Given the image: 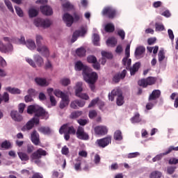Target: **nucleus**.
<instances>
[{"label": "nucleus", "instance_id": "nucleus-40", "mask_svg": "<svg viewBox=\"0 0 178 178\" xmlns=\"http://www.w3.org/2000/svg\"><path fill=\"white\" fill-rule=\"evenodd\" d=\"M2 101H4V102H9V94L6 92H5L2 97L0 95V104L2 103Z\"/></svg>", "mask_w": 178, "mask_h": 178}, {"label": "nucleus", "instance_id": "nucleus-10", "mask_svg": "<svg viewBox=\"0 0 178 178\" xmlns=\"http://www.w3.org/2000/svg\"><path fill=\"white\" fill-rule=\"evenodd\" d=\"M49 117V115H48L47 111H45L42 107L38 106L34 118H38V119H40H40L47 120Z\"/></svg>", "mask_w": 178, "mask_h": 178}, {"label": "nucleus", "instance_id": "nucleus-34", "mask_svg": "<svg viewBox=\"0 0 178 178\" xmlns=\"http://www.w3.org/2000/svg\"><path fill=\"white\" fill-rule=\"evenodd\" d=\"M6 90V91H8V92H10V94H20V92H22L20 89L17 88L7 87Z\"/></svg>", "mask_w": 178, "mask_h": 178}, {"label": "nucleus", "instance_id": "nucleus-16", "mask_svg": "<svg viewBox=\"0 0 178 178\" xmlns=\"http://www.w3.org/2000/svg\"><path fill=\"white\" fill-rule=\"evenodd\" d=\"M111 139L109 137L104 138L102 139H98L97 140V144L98 147H100V148H105V147H107V145H109V143H111Z\"/></svg>", "mask_w": 178, "mask_h": 178}, {"label": "nucleus", "instance_id": "nucleus-44", "mask_svg": "<svg viewBox=\"0 0 178 178\" xmlns=\"http://www.w3.org/2000/svg\"><path fill=\"white\" fill-rule=\"evenodd\" d=\"M75 32H78V35L80 37H84L86 34H87V29L84 28V26L81 27V30L75 31Z\"/></svg>", "mask_w": 178, "mask_h": 178}, {"label": "nucleus", "instance_id": "nucleus-36", "mask_svg": "<svg viewBox=\"0 0 178 178\" xmlns=\"http://www.w3.org/2000/svg\"><path fill=\"white\" fill-rule=\"evenodd\" d=\"M92 42L96 47H99V35L94 33L92 35Z\"/></svg>", "mask_w": 178, "mask_h": 178}, {"label": "nucleus", "instance_id": "nucleus-38", "mask_svg": "<svg viewBox=\"0 0 178 178\" xmlns=\"http://www.w3.org/2000/svg\"><path fill=\"white\" fill-rule=\"evenodd\" d=\"M83 115V111H74L71 113L70 115V118L71 119H77V118H79V116H81Z\"/></svg>", "mask_w": 178, "mask_h": 178}, {"label": "nucleus", "instance_id": "nucleus-53", "mask_svg": "<svg viewBox=\"0 0 178 178\" xmlns=\"http://www.w3.org/2000/svg\"><path fill=\"white\" fill-rule=\"evenodd\" d=\"M76 97L81 99H85L86 101H88V99H90V96L86 93H79V95H76Z\"/></svg>", "mask_w": 178, "mask_h": 178}, {"label": "nucleus", "instance_id": "nucleus-17", "mask_svg": "<svg viewBox=\"0 0 178 178\" xmlns=\"http://www.w3.org/2000/svg\"><path fill=\"white\" fill-rule=\"evenodd\" d=\"M126 74H127V71L126 70H122V72L114 75L113 81H114V83H119L120 80H123L124 77H126Z\"/></svg>", "mask_w": 178, "mask_h": 178}, {"label": "nucleus", "instance_id": "nucleus-31", "mask_svg": "<svg viewBox=\"0 0 178 178\" xmlns=\"http://www.w3.org/2000/svg\"><path fill=\"white\" fill-rule=\"evenodd\" d=\"M83 92V82H78L76 85L75 95H79Z\"/></svg>", "mask_w": 178, "mask_h": 178}, {"label": "nucleus", "instance_id": "nucleus-22", "mask_svg": "<svg viewBox=\"0 0 178 178\" xmlns=\"http://www.w3.org/2000/svg\"><path fill=\"white\" fill-rule=\"evenodd\" d=\"M10 116L15 122H22L23 120V116H22L17 111H12Z\"/></svg>", "mask_w": 178, "mask_h": 178}, {"label": "nucleus", "instance_id": "nucleus-59", "mask_svg": "<svg viewBox=\"0 0 178 178\" xmlns=\"http://www.w3.org/2000/svg\"><path fill=\"white\" fill-rule=\"evenodd\" d=\"M176 170V166H169L167 168V173L168 175H173Z\"/></svg>", "mask_w": 178, "mask_h": 178}, {"label": "nucleus", "instance_id": "nucleus-48", "mask_svg": "<svg viewBox=\"0 0 178 178\" xmlns=\"http://www.w3.org/2000/svg\"><path fill=\"white\" fill-rule=\"evenodd\" d=\"M172 151H178V146H170L168 149L163 153V155H168V154H170Z\"/></svg>", "mask_w": 178, "mask_h": 178}, {"label": "nucleus", "instance_id": "nucleus-43", "mask_svg": "<svg viewBox=\"0 0 178 178\" xmlns=\"http://www.w3.org/2000/svg\"><path fill=\"white\" fill-rule=\"evenodd\" d=\"M162 177V172L159 171H154L149 175V178H161Z\"/></svg>", "mask_w": 178, "mask_h": 178}, {"label": "nucleus", "instance_id": "nucleus-7", "mask_svg": "<svg viewBox=\"0 0 178 178\" xmlns=\"http://www.w3.org/2000/svg\"><path fill=\"white\" fill-rule=\"evenodd\" d=\"M76 136L79 140H83L84 141L90 140V135H88V134L86 132V131L84 130V127H78Z\"/></svg>", "mask_w": 178, "mask_h": 178}, {"label": "nucleus", "instance_id": "nucleus-21", "mask_svg": "<svg viewBox=\"0 0 178 178\" xmlns=\"http://www.w3.org/2000/svg\"><path fill=\"white\" fill-rule=\"evenodd\" d=\"M35 82L40 87H47V86H49V82L47 81V79L44 78L36 77L35 78Z\"/></svg>", "mask_w": 178, "mask_h": 178}, {"label": "nucleus", "instance_id": "nucleus-64", "mask_svg": "<svg viewBox=\"0 0 178 178\" xmlns=\"http://www.w3.org/2000/svg\"><path fill=\"white\" fill-rule=\"evenodd\" d=\"M60 83L63 86H69V84H70V79L67 78L63 79H61Z\"/></svg>", "mask_w": 178, "mask_h": 178}, {"label": "nucleus", "instance_id": "nucleus-41", "mask_svg": "<svg viewBox=\"0 0 178 178\" xmlns=\"http://www.w3.org/2000/svg\"><path fill=\"white\" fill-rule=\"evenodd\" d=\"M116 104L118 106H122V105L124 104V97H123V95L117 97Z\"/></svg>", "mask_w": 178, "mask_h": 178}, {"label": "nucleus", "instance_id": "nucleus-1", "mask_svg": "<svg viewBox=\"0 0 178 178\" xmlns=\"http://www.w3.org/2000/svg\"><path fill=\"white\" fill-rule=\"evenodd\" d=\"M82 76L84 81L88 84L91 91H95V83L98 80V74L94 72H91L89 68Z\"/></svg>", "mask_w": 178, "mask_h": 178}, {"label": "nucleus", "instance_id": "nucleus-28", "mask_svg": "<svg viewBox=\"0 0 178 178\" xmlns=\"http://www.w3.org/2000/svg\"><path fill=\"white\" fill-rule=\"evenodd\" d=\"M18 156L21 159V161L24 162H27V161L30 160V156H29V154L23 152H18Z\"/></svg>", "mask_w": 178, "mask_h": 178}, {"label": "nucleus", "instance_id": "nucleus-4", "mask_svg": "<svg viewBox=\"0 0 178 178\" xmlns=\"http://www.w3.org/2000/svg\"><path fill=\"white\" fill-rule=\"evenodd\" d=\"M156 83V77L149 76L146 79H141L138 81V85L143 88H147L148 86H154Z\"/></svg>", "mask_w": 178, "mask_h": 178}, {"label": "nucleus", "instance_id": "nucleus-24", "mask_svg": "<svg viewBox=\"0 0 178 178\" xmlns=\"http://www.w3.org/2000/svg\"><path fill=\"white\" fill-rule=\"evenodd\" d=\"M12 44L8 43V47H6V45L3 44V43L0 41V51L3 52L4 54H6V52H9V51H10V49H12Z\"/></svg>", "mask_w": 178, "mask_h": 178}, {"label": "nucleus", "instance_id": "nucleus-37", "mask_svg": "<svg viewBox=\"0 0 178 178\" xmlns=\"http://www.w3.org/2000/svg\"><path fill=\"white\" fill-rule=\"evenodd\" d=\"M131 123H140L141 119L140 118V113H136L134 117L131 118Z\"/></svg>", "mask_w": 178, "mask_h": 178}, {"label": "nucleus", "instance_id": "nucleus-57", "mask_svg": "<svg viewBox=\"0 0 178 178\" xmlns=\"http://www.w3.org/2000/svg\"><path fill=\"white\" fill-rule=\"evenodd\" d=\"M88 63H95L97 62V57L95 56H89L87 58Z\"/></svg>", "mask_w": 178, "mask_h": 178}, {"label": "nucleus", "instance_id": "nucleus-61", "mask_svg": "<svg viewBox=\"0 0 178 178\" xmlns=\"http://www.w3.org/2000/svg\"><path fill=\"white\" fill-rule=\"evenodd\" d=\"M106 33H112V23L106 24L104 26Z\"/></svg>", "mask_w": 178, "mask_h": 178}, {"label": "nucleus", "instance_id": "nucleus-6", "mask_svg": "<svg viewBox=\"0 0 178 178\" xmlns=\"http://www.w3.org/2000/svg\"><path fill=\"white\" fill-rule=\"evenodd\" d=\"M17 40V44H21L22 45H26L29 49L33 50L35 49V42L31 39H29L26 42L24 36H21L19 39Z\"/></svg>", "mask_w": 178, "mask_h": 178}, {"label": "nucleus", "instance_id": "nucleus-63", "mask_svg": "<svg viewBox=\"0 0 178 178\" xmlns=\"http://www.w3.org/2000/svg\"><path fill=\"white\" fill-rule=\"evenodd\" d=\"M69 147H67V146L65 145L64 147H62L61 154L63 155H69Z\"/></svg>", "mask_w": 178, "mask_h": 178}, {"label": "nucleus", "instance_id": "nucleus-23", "mask_svg": "<svg viewBox=\"0 0 178 178\" xmlns=\"http://www.w3.org/2000/svg\"><path fill=\"white\" fill-rule=\"evenodd\" d=\"M140 66L141 63L138 62L134 64L132 68L129 66V68L127 69V70H130L131 76H134V74L138 72V69H140Z\"/></svg>", "mask_w": 178, "mask_h": 178}, {"label": "nucleus", "instance_id": "nucleus-45", "mask_svg": "<svg viewBox=\"0 0 178 178\" xmlns=\"http://www.w3.org/2000/svg\"><path fill=\"white\" fill-rule=\"evenodd\" d=\"M29 17H35V16L38 15V10L34 8H31L29 10Z\"/></svg>", "mask_w": 178, "mask_h": 178}, {"label": "nucleus", "instance_id": "nucleus-13", "mask_svg": "<svg viewBox=\"0 0 178 178\" xmlns=\"http://www.w3.org/2000/svg\"><path fill=\"white\" fill-rule=\"evenodd\" d=\"M63 20L65 22L67 27H72L73 23H74V18L73 15L66 13L63 15Z\"/></svg>", "mask_w": 178, "mask_h": 178}, {"label": "nucleus", "instance_id": "nucleus-52", "mask_svg": "<svg viewBox=\"0 0 178 178\" xmlns=\"http://www.w3.org/2000/svg\"><path fill=\"white\" fill-rule=\"evenodd\" d=\"M12 145L10 144V142L8 140H5L1 143V148H4L5 149H9Z\"/></svg>", "mask_w": 178, "mask_h": 178}, {"label": "nucleus", "instance_id": "nucleus-8", "mask_svg": "<svg viewBox=\"0 0 178 178\" xmlns=\"http://www.w3.org/2000/svg\"><path fill=\"white\" fill-rule=\"evenodd\" d=\"M34 124H40V118L33 117L31 120L28 121L26 124L22 128V131L31 130L34 127Z\"/></svg>", "mask_w": 178, "mask_h": 178}, {"label": "nucleus", "instance_id": "nucleus-55", "mask_svg": "<svg viewBox=\"0 0 178 178\" xmlns=\"http://www.w3.org/2000/svg\"><path fill=\"white\" fill-rule=\"evenodd\" d=\"M117 34L120 37L121 40H124V37H126V33L123 29H119L117 31Z\"/></svg>", "mask_w": 178, "mask_h": 178}, {"label": "nucleus", "instance_id": "nucleus-14", "mask_svg": "<svg viewBox=\"0 0 178 178\" xmlns=\"http://www.w3.org/2000/svg\"><path fill=\"white\" fill-rule=\"evenodd\" d=\"M98 105L99 109L102 111L104 109V106H105V102L99 99V97H97L95 99H93L91 102L89 104L88 108H92V106H95V105Z\"/></svg>", "mask_w": 178, "mask_h": 178}, {"label": "nucleus", "instance_id": "nucleus-50", "mask_svg": "<svg viewBox=\"0 0 178 178\" xmlns=\"http://www.w3.org/2000/svg\"><path fill=\"white\" fill-rule=\"evenodd\" d=\"M54 95H56V97H61V99L67 96V94H65V92H63L60 90H55L54 91Z\"/></svg>", "mask_w": 178, "mask_h": 178}, {"label": "nucleus", "instance_id": "nucleus-12", "mask_svg": "<svg viewBox=\"0 0 178 178\" xmlns=\"http://www.w3.org/2000/svg\"><path fill=\"white\" fill-rule=\"evenodd\" d=\"M74 69L76 72H81L82 70V74H84L90 69V67L83 64V62L79 60L76 62Z\"/></svg>", "mask_w": 178, "mask_h": 178}, {"label": "nucleus", "instance_id": "nucleus-60", "mask_svg": "<svg viewBox=\"0 0 178 178\" xmlns=\"http://www.w3.org/2000/svg\"><path fill=\"white\" fill-rule=\"evenodd\" d=\"M98 115V113H97V111L92 110L89 111V118L90 119H94V118H97V115Z\"/></svg>", "mask_w": 178, "mask_h": 178}, {"label": "nucleus", "instance_id": "nucleus-29", "mask_svg": "<svg viewBox=\"0 0 178 178\" xmlns=\"http://www.w3.org/2000/svg\"><path fill=\"white\" fill-rule=\"evenodd\" d=\"M86 52H87V51L83 47H79L76 50V54L77 55V56H79V58H83V56H86Z\"/></svg>", "mask_w": 178, "mask_h": 178}, {"label": "nucleus", "instance_id": "nucleus-11", "mask_svg": "<svg viewBox=\"0 0 178 178\" xmlns=\"http://www.w3.org/2000/svg\"><path fill=\"white\" fill-rule=\"evenodd\" d=\"M96 136H106L108 134V127L104 125L96 126L94 129Z\"/></svg>", "mask_w": 178, "mask_h": 178}, {"label": "nucleus", "instance_id": "nucleus-49", "mask_svg": "<svg viewBox=\"0 0 178 178\" xmlns=\"http://www.w3.org/2000/svg\"><path fill=\"white\" fill-rule=\"evenodd\" d=\"M76 162L74 164L75 170H81V160L77 159H76Z\"/></svg>", "mask_w": 178, "mask_h": 178}, {"label": "nucleus", "instance_id": "nucleus-54", "mask_svg": "<svg viewBox=\"0 0 178 178\" xmlns=\"http://www.w3.org/2000/svg\"><path fill=\"white\" fill-rule=\"evenodd\" d=\"M158 56L159 62H162L165 59V51L163 50H160Z\"/></svg>", "mask_w": 178, "mask_h": 178}, {"label": "nucleus", "instance_id": "nucleus-42", "mask_svg": "<svg viewBox=\"0 0 178 178\" xmlns=\"http://www.w3.org/2000/svg\"><path fill=\"white\" fill-rule=\"evenodd\" d=\"M112 95L113 97H120V95H123V92H122V90H120V88H117L113 90Z\"/></svg>", "mask_w": 178, "mask_h": 178}, {"label": "nucleus", "instance_id": "nucleus-18", "mask_svg": "<svg viewBox=\"0 0 178 178\" xmlns=\"http://www.w3.org/2000/svg\"><path fill=\"white\" fill-rule=\"evenodd\" d=\"M37 51L38 52H40V54L46 58H48V56H49V50L48 49V47H47V46H42L40 44L39 46H38Z\"/></svg>", "mask_w": 178, "mask_h": 178}, {"label": "nucleus", "instance_id": "nucleus-19", "mask_svg": "<svg viewBox=\"0 0 178 178\" xmlns=\"http://www.w3.org/2000/svg\"><path fill=\"white\" fill-rule=\"evenodd\" d=\"M40 10L42 15H44L45 16H51V15L54 14V11L49 6H40Z\"/></svg>", "mask_w": 178, "mask_h": 178}, {"label": "nucleus", "instance_id": "nucleus-5", "mask_svg": "<svg viewBox=\"0 0 178 178\" xmlns=\"http://www.w3.org/2000/svg\"><path fill=\"white\" fill-rule=\"evenodd\" d=\"M130 44H127L125 49V56L122 58V63L126 69H130L131 66V60L130 58Z\"/></svg>", "mask_w": 178, "mask_h": 178}, {"label": "nucleus", "instance_id": "nucleus-25", "mask_svg": "<svg viewBox=\"0 0 178 178\" xmlns=\"http://www.w3.org/2000/svg\"><path fill=\"white\" fill-rule=\"evenodd\" d=\"M61 99L62 101L60 102V109H63L64 108H65V106H67V105H69L70 100L69 99L68 95L65 96Z\"/></svg>", "mask_w": 178, "mask_h": 178}, {"label": "nucleus", "instance_id": "nucleus-56", "mask_svg": "<svg viewBox=\"0 0 178 178\" xmlns=\"http://www.w3.org/2000/svg\"><path fill=\"white\" fill-rule=\"evenodd\" d=\"M15 12H16L17 15H19V17H23L24 14H23V10H22V8H20V7H19V6H15Z\"/></svg>", "mask_w": 178, "mask_h": 178}, {"label": "nucleus", "instance_id": "nucleus-51", "mask_svg": "<svg viewBox=\"0 0 178 178\" xmlns=\"http://www.w3.org/2000/svg\"><path fill=\"white\" fill-rule=\"evenodd\" d=\"M155 28H156V31H163L165 30V26L162 24H159L156 22L155 24Z\"/></svg>", "mask_w": 178, "mask_h": 178}, {"label": "nucleus", "instance_id": "nucleus-9", "mask_svg": "<svg viewBox=\"0 0 178 178\" xmlns=\"http://www.w3.org/2000/svg\"><path fill=\"white\" fill-rule=\"evenodd\" d=\"M34 24L36 27H43V29H47L51 26V21L48 19H42L41 18H37L34 20Z\"/></svg>", "mask_w": 178, "mask_h": 178}, {"label": "nucleus", "instance_id": "nucleus-30", "mask_svg": "<svg viewBox=\"0 0 178 178\" xmlns=\"http://www.w3.org/2000/svg\"><path fill=\"white\" fill-rule=\"evenodd\" d=\"M38 131L42 134H51V129L48 127H41L38 128Z\"/></svg>", "mask_w": 178, "mask_h": 178}, {"label": "nucleus", "instance_id": "nucleus-58", "mask_svg": "<svg viewBox=\"0 0 178 178\" xmlns=\"http://www.w3.org/2000/svg\"><path fill=\"white\" fill-rule=\"evenodd\" d=\"M115 52L117 55H122V52H123V47L121 44L118 45Z\"/></svg>", "mask_w": 178, "mask_h": 178}, {"label": "nucleus", "instance_id": "nucleus-3", "mask_svg": "<svg viewBox=\"0 0 178 178\" xmlns=\"http://www.w3.org/2000/svg\"><path fill=\"white\" fill-rule=\"evenodd\" d=\"M47 154L42 148H39L31 154V162H33L35 165H41V158L47 156Z\"/></svg>", "mask_w": 178, "mask_h": 178}, {"label": "nucleus", "instance_id": "nucleus-15", "mask_svg": "<svg viewBox=\"0 0 178 178\" xmlns=\"http://www.w3.org/2000/svg\"><path fill=\"white\" fill-rule=\"evenodd\" d=\"M31 141L34 145H40L41 141L40 140V134L37 131L33 130L31 134Z\"/></svg>", "mask_w": 178, "mask_h": 178}, {"label": "nucleus", "instance_id": "nucleus-32", "mask_svg": "<svg viewBox=\"0 0 178 178\" xmlns=\"http://www.w3.org/2000/svg\"><path fill=\"white\" fill-rule=\"evenodd\" d=\"M144 52H145V47H144L143 46H140L136 49L135 56H141V55H143V54H144Z\"/></svg>", "mask_w": 178, "mask_h": 178}, {"label": "nucleus", "instance_id": "nucleus-2", "mask_svg": "<svg viewBox=\"0 0 178 178\" xmlns=\"http://www.w3.org/2000/svg\"><path fill=\"white\" fill-rule=\"evenodd\" d=\"M59 133L60 134H63L64 133V138L65 141H69V140H70V134H73V136H74L77 131H76L74 127H69L68 124H64L60 127Z\"/></svg>", "mask_w": 178, "mask_h": 178}, {"label": "nucleus", "instance_id": "nucleus-26", "mask_svg": "<svg viewBox=\"0 0 178 178\" xmlns=\"http://www.w3.org/2000/svg\"><path fill=\"white\" fill-rule=\"evenodd\" d=\"M33 59H34L36 65L39 67H41V66H42V65H44V59L40 55H38V54L35 55L33 56Z\"/></svg>", "mask_w": 178, "mask_h": 178}, {"label": "nucleus", "instance_id": "nucleus-35", "mask_svg": "<svg viewBox=\"0 0 178 178\" xmlns=\"http://www.w3.org/2000/svg\"><path fill=\"white\" fill-rule=\"evenodd\" d=\"M38 107V106H34V105L29 106L27 108V113H29V115H33V113H35V112L37 111Z\"/></svg>", "mask_w": 178, "mask_h": 178}, {"label": "nucleus", "instance_id": "nucleus-33", "mask_svg": "<svg viewBox=\"0 0 178 178\" xmlns=\"http://www.w3.org/2000/svg\"><path fill=\"white\" fill-rule=\"evenodd\" d=\"M113 137L116 141H122L123 140V136H122V131L120 130H117L114 133Z\"/></svg>", "mask_w": 178, "mask_h": 178}, {"label": "nucleus", "instance_id": "nucleus-62", "mask_svg": "<svg viewBox=\"0 0 178 178\" xmlns=\"http://www.w3.org/2000/svg\"><path fill=\"white\" fill-rule=\"evenodd\" d=\"M34 152V145L29 144L26 146V152L27 154H31Z\"/></svg>", "mask_w": 178, "mask_h": 178}, {"label": "nucleus", "instance_id": "nucleus-27", "mask_svg": "<svg viewBox=\"0 0 178 178\" xmlns=\"http://www.w3.org/2000/svg\"><path fill=\"white\" fill-rule=\"evenodd\" d=\"M103 16H106V17H108L111 19L112 17V8L106 7L102 10Z\"/></svg>", "mask_w": 178, "mask_h": 178}, {"label": "nucleus", "instance_id": "nucleus-20", "mask_svg": "<svg viewBox=\"0 0 178 178\" xmlns=\"http://www.w3.org/2000/svg\"><path fill=\"white\" fill-rule=\"evenodd\" d=\"M161 97V90H154L149 95L148 101H156Z\"/></svg>", "mask_w": 178, "mask_h": 178}, {"label": "nucleus", "instance_id": "nucleus-39", "mask_svg": "<svg viewBox=\"0 0 178 178\" xmlns=\"http://www.w3.org/2000/svg\"><path fill=\"white\" fill-rule=\"evenodd\" d=\"M62 6L63 9H65L66 10H72V9L74 8V6H73V5L70 1H67L65 3H63Z\"/></svg>", "mask_w": 178, "mask_h": 178}, {"label": "nucleus", "instance_id": "nucleus-47", "mask_svg": "<svg viewBox=\"0 0 178 178\" xmlns=\"http://www.w3.org/2000/svg\"><path fill=\"white\" fill-rule=\"evenodd\" d=\"M5 5L7 6L8 9L12 12V13H15V10H13V6H12V3L9 0L4 1Z\"/></svg>", "mask_w": 178, "mask_h": 178}, {"label": "nucleus", "instance_id": "nucleus-46", "mask_svg": "<svg viewBox=\"0 0 178 178\" xmlns=\"http://www.w3.org/2000/svg\"><path fill=\"white\" fill-rule=\"evenodd\" d=\"M102 56L106 59H111L112 58V54L109 51H102Z\"/></svg>", "mask_w": 178, "mask_h": 178}]
</instances>
